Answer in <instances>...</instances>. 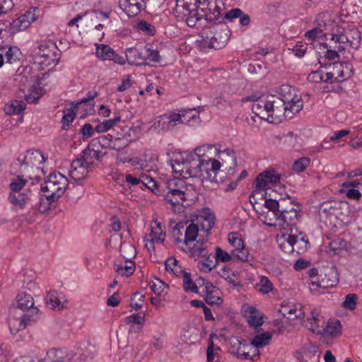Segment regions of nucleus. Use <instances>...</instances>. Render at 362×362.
I'll return each mask as SVG.
<instances>
[{
    "label": "nucleus",
    "mask_w": 362,
    "mask_h": 362,
    "mask_svg": "<svg viewBox=\"0 0 362 362\" xmlns=\"http://www.w3.org/2000/svg\"><path fill=\"white\" fill-rule=\"evenodd\" d=\"M14 80L16 83H18L19 88L23 92L25 90H29V88L33 86L32 80L30 79L28 76H26L25 74H16Z\"/></svg>",
    "instance_id": "obj_46"
},
{
    "label": "nucleus",
    "mask_w": 362,
    "mask_h": 362,
    "mask_svg": "<svg viewBox=\"0 0 362 362\" xmlns=\"http://www.w3.org/2000/svg\"><path fill=\"white\" fill-rule=\"evenodd\" d=\"M90 167L80 158L74 160L71 164L69 175L76 182L83 180Z\"/></svg>",
    "instance_id": "obj_15"
},
{
    "label": "nucleus",
    "mask_w": 362,
    "mask_h": 362,
    "mask_svg": "<svg viewBox=\"0 0 362 362\" xmlns=\"http://www.w3.org/2000/svg\"><path fill=\"white\" fill-rule=\"evenodd\" d=\"M137 28L150 36L154 35L156 33V28L145 21H139L137 24Z\"/></svg>",
    "instance_id": "obj_55"
},
{
    "label": "nucleus",
    "mask_w": 362,
    "mask_h": 362,
    "mask_svg": "<svg viewBox=\"0 0 362 362\" xmlns=\"http://www.w3.org/2000/svg\"><path fill=\"white\" fill-rule=\"evenodd\" d=\"M232 255H230L227 252L223 250L221 247H217L216 248L215 255L213 256L212 257L216 259L215 264H216L217 266L219 262H229L232 259Z\"/></svg>",
    "instance_id": "obj_52"
},
{
    "label": "nucleus",
    "mask_w": 362,
    "mask_h": 362,
    "mask_svg": "<svg viewBox=\"0 0 362 362\" xmlns=\"http://www.w3.org/2000/svg\"><path fill=\"white\" fill-rule=\"evenodd\" d=\"M319 49L321 51V54H323V56L320 55L318 58V62L319 64H321V66L324 64L325 69H329L332 65H338L337 63H326L327 59L332 61L339 57V55L337 54V51L335 49H332L327 43H320Z\"/></svg>",
    "instance_id": "obj_19"
},
{
    "label": "nucleus",
    "mask_w": 362,
    "mask_h": 362,
    "mask_svg": "<svg viewBox=\"0 0 362 362\" xmlns=\"http://www.w3.org/2000/svg\"><path fill=\"white\" fill-rule=\"evenodd\" d=\"M223 154H226L228 156V158L231 161L232 165L229 167L228 173L233 174L234 168L236 166L237 158L235 156V153L233 149L226 148L223 151Z\"/></svg>",
    "instance_id": "obj_58"
},
{
    "label": "nucleus",
    "mask_w": 362,
    "mask_h": 362,
    "mask_svg": "<svg viewBox=\"0 0 362 362\" xmlns=\"http://www.w3.org/2000/svg\"><path fill=\"white\" fill-rule=\"evenodd\" d=\"M197 220L200 222L202 230L208 233L214 226L215 216L209 212H204Z\"/></svg>",
    "instance_id": "obj_36"
},
{
    "label": "nucleus",
    "mask_w": 362,
    "mask_h": 362,
    "mask_svg": "<svg viewBox=\"0 0 362 362\" xmlns=\"http://www.w3.org/2000/svg\"><path fill=\"white\" fill-rule=\"evenodd\" d=\"M76 103H71L69 107H66L63 111V117L62 119V129L66 130L69 125L73 122L76 117L75 108H77Z\"/></svg>",
    "instance_id": "obj_32"
},
{
    "label": "nucleus",
    "mask_w": 362,
    "mask_h": 362,
    "mask_svg": "<svg viewBox=\"0 0 362 362\" xmlns=\"http://www.w3.org/2000/svg\"><path fill=\"white\" fill-rule=\"evenodd\" d=\"M111 139L107 136L103 135L91 140L84 149V153L90 156V152L93 151L98 156V153H103L102 149L110 147Z\"/></svg>",
    "instance_id": "obj_20"
},
{
    "label": "nucleus",
    "mask_w": 362,
    "mask_h": 362,
    "mask_svg": "<svg viewBox=\"0 0 362 362\" xmlns=\"http://www.w3.org/2000/svg\"><path fill=\"white\" fill-rule=\"evenodd\" d=\"M120 253L125 259L124 262H116L114 264L115 271L119 275L129 277L135 271V263L132 260L136 257V249L129 243H122Z\"/></svg>",
    "instance_id": "obj_8"
},
{
    "label": "nucleus",
    "mask_w": 362,
    "mask_h": 362,
    "mask_svg": "<svg viewBox=\"0 0 362 362\" xmlns=\"http://www.w3.org/2000/svg\"><path fill=\"white\" fill-rule=\"evenodd\" d=\"M233 257L238 260L243 262H248L249 259V253L244 247H240V249H233L231 252Z\"/></svg>",
    "instance_id": "obj_54"
},
{
    "label": "nucleus",
    "mask_w": 362,
    "mask_h": 362,
    "mask_svg": "<svg viewBox=\"0 0 362 362\" xmlns=\"http://www.w3.org/2000/svg\"><path fill=\"white\" fill-rule=\"evenodd\" d=\"M69 185L66 177L60 173H51L41 185V190L43 193L47 194V198L52 200L58 199L64 193Z\"/></svg>",
    "instance_id": "obj_7"
},
{
    "label": "nucleus",
    "mask_w": 362,
    "mask_h": 362,
    "mask_svg": "<svg viewBox=\"0 0 362 362\" xmlns=\"http://www.w3.org/2000/svg\"><path fill=\"white\" fill-rule=\"evenodd\" d=\"M27 182L26 179H23V175H18L16 179L10 183L9 187L12 192H20Z\"/></svg>",
    "instance_id": "obj_51"
},
{
    "label": "nucleus",
    "mask_w": 362,
    "mask_h": 362,
    "mask_svg": "<svg viewBox=\"0 0 362 362\" xmlns=\"http://www.w3.org/2000/svg\"><path fill=\"white\" fill-rule=\"evenodd\" d=\"M119 7L127 13L128 16H136L144 10L146 7L145 3L139 0V3L131 4V1L119 0Z\"/></svg>",
    "instance_id": "obj_22"
},
{
    "label": "nucleus",
    "mask_w": 362,
    "mask_h": 362,
    "mask_svg": "<svg viewBox=\"0 0 362 362\" xmlns=\"http://www.w3.org/2000/svg\"><path fill=\"white\" fill-rule=\"evenodd\" d=\"M189 254L192 257H206L208 255L207 249L204 247L203 243L197 242L193 247L189 248Z\"/></svg>",
    "instance_id": "obj_44"
},
{
    "label": "nucleus",
    "mask_w": 362,
    "mask_h": 362,
    "mask_svg": "<svg viewBox=\"0 0 362 362\" xmlns=\"http://www.w3.org/2000/svg\"><path fill=\"white\" fill-rule=\"evenodd\" d=\"M310 164V159L308 157H302L297 159L292 167L293 171L299 173L303 172Z\"/></svg>",
    "instance_id": "obj_49"
},
{
    "label": "nucleus",
    "mask_w": 362,
    "mask_h": 362,
    "mask_svg": "<svg viewBox=\"0 0 362 362\" xmlns=\"http://www.w3.org/2000/svg\"><path fill=\"white\" fill-rule=\"evenodd\" d=\"M58 49L55 44L52 42H42L34 47L31 52V57L35 59L37 55L40 57L47 54H58Z\"/></svg>",
    "instance_id": "obj_24"
},
{
    "label": "nucleus",
    "mask_w": 362,
    "mask_h": 362,
    "mask_svg": "<svg viewBox=\"0 0 362 362\" xmlns=\"http://www.w3.org/2000/svg\"><path fill=\"white\" fill-rule=\"evenodd\" d=\"M245 100L256 101V103H255L252 107L253 113L260 119L266 120L267 117V112H266L265 107L266 105H264L266 104V100H257L255 95H251L247 97Z\"/></svg>",
    "instance_id": "obj_28"
},
{
    "label": "nucleus",
    "mask_w": 362,
    "mask_h": 362,
    "mask_svg": "<svg viewBox=\"0 0 362 362\" xmlns=\"http://www.w3.org/2000/svg\"><path fill=\"white\" fill-rule=\"evenodd\" d=\"M281 96L280 100L284 103L287 111L298 113L302 110L303 103L301 98L296 94L295 88L283 85L281 87Z\"/></svg>",
    "instance_id": "obj_12"
},
{
    "label": "nucleus",
    "mask_w": 362,
    "mask_h": 362,
    "mask_svg": "<svg viewBox=\"0 0 362 362\" xmlns=\"http://www.w3.org/2000/svg\"><path fill=\"white\" fill-rule=\"evenodd\" d=\"M268 173V172H262V173L258 175L255 180L256 189L255 190H257V192L260 193L261 196L262 194L264 193V189L269 184L268 180L265 177L266 175Z\"/></svg>",
    "instance_id": "obj_47"
},
{
    "label": "nucleus",
    "mask_w": 362,
    "mask_h": 362,
    "mask_svg": "<svg viewBox=\"0 0 362 362\" xmlns=\"http://www.w3.org/2000/svg\"><path fill=\"white\" fill-rule=\"evenodd\" d=\"M25 315L22 314L16 315L14 312L11 311L10 317L8 320V327L12 334H16L18 332L23 330L26 327L32 322L37 320H30L27 319Z\"/></svg>",
    "instance_id": "obj_16"
},
{
    "label": "nucleus",
    "mask_w": 362,
    "mask_h": 362,
    "mask_svg": "<svg viewBox=\"0 0 362 362\" xmlns=\"http://www.w3.org/2000/svg\"><path fill=\"white\" fill-rule=\"evenodd\" d=\"M57 200H52V199L47 198V194L43 193L42 197L40 199V202L38 204L37 209L42 213L45 214L55 207L54 203Z\"/></svg>",
    "instance_id": "obj_39"
},
{
    "label": "nucleus",
    "mask_w": 362,
    "mask_h": 362,
    "mask_svg": "<svg viewBox=\"0 0 362 362\" xmlns=\"http://www.w3.org/2000/svg\"><path fill=\"white\" fill-rule=\"evenodd\" d=\"M299 216L296 209L291 207V210H287V209L282 207L276 220L282 222L283 225L293 226L296 224Z\"/></svg>",
    "instance_id": "obj_23"
},
{
    "label": "nucleus",
    "mask_w": 362,
    "mask_h": 362,
    "mask_svg": "<svg viewBox=\"0 0 362 362\" xmlns=\"http://www.w3.org/2000/svg\"><path fill=\"white\" fill-rule=\"evenodd\" d=\"M339 283V274L335 267H325L320 270L317 280H311L310 290L316 293L318 288H331Z\"/></svg>",
    "instance_id": "obj_9"
},
{
    "label": "nucleus",
    "mask_w": 362,
    "mask_h": 362,
    "mask_svg": "<svg viewBox=\"0 0 362 362\" xmlns=\"http://www.w3.org/2000/svg\"><path fill=\"white\" fill-rule=\"evenodd\" d=\"M121 120V117L119 113L115 114L113 119H105L103 122L100 123L95 127V132L98 133H103L107 132L115 126Z\"/></svg>",
    "instance_id": "obj_37"
},
{
    "label": "nucleus",
    "mask_w": 362,
    "mask_h": 362,
    "mask_svg": "<svg viewBox=\"0 0 362 362\" xmlns=\"http://www.w3.org/2000/svg\"><path fill=\"white\" fill-rule=\"evenodd\" d=\"M358 296L355 293H349L346 296L345 300L342 303L344 308L353 310L356 308L357 303Z\"/></svg>",
    "instance_id": "obj_53"
},
{
    "label": "nucleus",
    "mask_w": 362,
    "mask_h": 362,
    "mask_svg": "<svg viewBox=\"0 0 362 362\" xmlns=\"http://www.w3.org/2000/svg\"><path fill=\"white\" fill-rule=\"evenodd\" d=\"M97 57L103 60H112L115 63L123 65L125 64L127 57L117 54L115 50L107 45H97L96 52Z\"/></svg>",
    "instance_id": "obj_13"
},
{
    "label": "nucleus",
    "mask_w": 362,
    "mask_h": 362,
    "mask_svg": "<svg viewBox=\"0 0 362 362\" xmlns=\"http://www.w3.org/2000/svg\"><path fill=\"white\" fill-rule=\"evenodd\" d=\"M36 8H30L23 15L21 16L24 18V21L28 23L29 26L30 23L34 22L37 18L38 15L36 14Z\"/></svg>",
    "instance_id": "obj_61"
},
{
    "label": "nucleus",
    "mask_w": 362,
    "mask_h": 362,
    "mask_svg": "<svg viewBox=\"0 0 362 362\" xmlns=\"http://www.w3.org/2000/svg\"><path fill=\"white\" fill-rule=\"evenodd\" d=\"M25 108V104L23 101L14 100L4 107L6 115L21 114Z\"/></svg>",
    "instance_id": "obj_40"
},
{
    "label": "nucleus",
    "mask_w": 362,
    "mask_h": 362,
    "mask_svg": "<svg viewBox=\"0 0 362 362\" xmlns=\"http://www.w3.org/2000/svg\"><path fill=\"white\" fill-rule=\"evenodd\" d=\"M177 261L174 257H170L165 261V265L166 270H171L174 274L178 272V269H180V267H177Z\"/></svg>",
    "instance_id": "obj_64"
},
{
    "label": "nucleus",
    "mask_w": 362,
    "mask_h": 362,
    "mask_svg": "<svg viewBox=\"0 0 362 362\" xmlns=\"http://www.w3.org/2000/svg\"><path fill=\"white\" fill-rule=\"evenodd\" d=\"M129 54L134 56L138 55V58L149 62H157L158 61V51L157 47L153 45H148L141 48L130 49Z\"/></svg>",
    "instance_id": "obj_18"
},
{
    "label": "nucleus",
    "mask_w": 362,
    "mask_h": 362,
    "mask_svg": "<svg viewBox=\"0 0 362 362\" xmlns=\"http://www.w3.org/2000/svg\"><path fill=\"white\" fill-rule=\"evenodd\" d=\"M141 183H143L147 188L151 189L152 191L157 189L158 185L153 179L148 175H144L141 176Z\"/></svg>",
    "instance_id": "obj_63"
},
{
    "label": "nucleus",
    "mask_w": 362,
    "mask_h": 362,
    "mask_svg": "<svg viewBox=\"0 0 362 362\" xmlns=\"http://www.w3.org/2000/svg\"><path fill=\"white\" fill-rule=\"evenodd\" d=\"M145 314L140 312L136 315H132L126 318V322L129 325L131 332H138L141 330L144 323Z\"/></svg>",
    "instance_id": "obj_27"
},
{
    "label": "nucleus",
    "mask_w": 362,
    "mask_h": 362,
    "mask_svg": "<svg viewBox=\"0 0 362 362\" xmlns=\"http://www.w3.org/2000/svg\"><path fill=\"white\" fill-rule=\"evenodd\" d=\"M346 33L349 39V45L351 47H358L361 40V33L356 28L346 29Z\"/></svg>",
    "instance_id": "obj_42"
},
{
    "label": "nucleus",
    "mask_w": 362,
    "mask_h": 362,
    "mask_svg": "<svg viewBox=\"0 0 362 362\" xmlns=\"http://www.w3.org/2000/svg\"><path fill=\"white\" fill-rule=\"evenodd\" d=\"M30 198V192H11L8 195V200L15 205L18 206L21 209H23L25 203Z\"/></svg>",
    "instance_id": "obj_31"
},
{
    "label": "nucleus",
    "mask_w": 362,
    "mask_h": 362,
    "mask_svg": "<svg viewBox=\"0 0 362 362\" xmlns=\"http://www.w3.org/2000/svg\"><path fill=\"white\" fill-rule=\"evenodd\" d=\"M230 346V353L240 357L242 346L243 348L248 347L246 340L240 341L237 337H233L229 339Z\"/></svg>",
    "instance_id": "obj_41"
},
{
    "label": "nucleus",
    "mask_w": 362,
    "mask_h": 362,
    "mask_svg": "<svg viewBox=\"0 0 362 362\" xmlns=\"http://www.w3.org/2000/svg\"><path fill=\"white\" fill-rule=\"evenodd\" d=\"M307 49L308 45L306 43L303 42H298L296 45L293 47L292 50L296 57L300 58L305 55Z\"/></svg>",
    "instance_id": "obj_59"
},
{
    "label": "nucleus",
    "mask_w": 362,
    "mask_h": 362,
    "mask_svg": "<svg viewBox=\"0 0 362 362\" xmlns=\"http://www.w3.org/2000/svg\"><path fill=\"white\" fill-rule=\"evenodd\" d=\"M160 187L162 188V195L165 200L171 204L172 209L177 213L183 211V205L181 203L186 200L187 184L185 181L177 177L170 180L160 177Z\"/></svg>",
    "instance_id": "obj_4"
},
{
    "label": "nucleus",
    "mask_w": 362,
    "mask_h": 362,
    "mask_svg": "<svg viewBox=\"0 0 362 362\" xmlns=\"http://www.w3.org/2000/svg\"><path fill=\"white\" fill-rule=\"evenodd\" d=\"M10 27L11 33H14L16 32L25 30L29 27V25L28 23L24 21V18L20 16L13 21L12 23H10Z\"/></svg>",
    "instance_id": "obj_50"
},
{
    "label": "nucleus",
    "mask_w": 362,
    "mask_h": 362,
    "mask_svg": "<svg viewBox=\"0 0 362 362\" xmlns=\"http://www.w3.org/2000/svg\"><path fill=\"white\" fill-rule=\"evenodd\" d=\"M196 9H191V4L184 0H178L175 6V11L177 13L183 11L186 16L185 21L188 26L194 27L197 22L204 20L206 24L214 21H221L224 13H221V8L218 4L217 0H209L206 3L194 4Z\"/></svg>",
    "instance_id": "obj_3"
},
{
    "label": "nucleus",
    "mask_w": 362,
    "mask_h": 362,
    "mask_svg": "<svg viewBox=\"0 0 362 362\" xmlns=\"http://www.w3.org/2000/svg\"><path fill=\"white\" fill-rule=\"evenodd\" d=\"M144 298V296L141 294L139 292H136L132 295V299H131V304L130 306L132 309H134L136 310L140 309L142 306V304L141 302H143V298Z\"/></svg>",
    "instance_id": "obj_57"
},
{
    "label": "nucleus",
    "mask_w": 362,
    "mask_h": 362,
    "mask_svg": "<svg viewBox=\"0 0 362 362\" xmlns=\"http://www.w3.org/2000/svg\"><path fill=\"white\" fill-rule=\"evenodd\" d=\"M249 313L250 315L248 316L247 321L250 326L256 328L263 324L262 317L256 308L250 307L249 308Z\"/></svg>",
    "instance_id": "obj_43"
},
{
    "label": "nucleus",
    "mask_w": 362,
    "mask_h": 362,
    "mask_svg": "<svg viewBox=\"0 0 362 362\" xmlns=\"http://www.w3.org/2000/svg\"><path fill=\"white\" fill-rule=\"evenodd\" d=\"M324 74L323 71L320 69L312 71L308 76V79L309 81L313 83H319L323 81L324 80Z\"/></svg>",
    "instance_id": "obj_62"
},
{
    "label": "nucleus",
    "mask_w": 362,
    "mask_h": 362,
    "mask_svg": "<svg viewBox=\"0 0 362 362\" xmlns=\"http://www.w3.org/2000/svg\"><path fill=\"white\" fill-rule=\"evenodd\" d=\"M237 18H239L240 24L243 26L248 25L251 21L249 15L239 8H235L224 13L222 20L203 24L204 28L199 35L201 39L197 41L199 47L201 49L206 48L220 49L225 47L231 35V32L225 20L233 22Z\"/></svg>",
    "instance_id": "obj_1"
},
{
    "label": "nucleus",
    "mask_w": 362,
    "mask_h": 362,
    "mask_svg": "<svg viewBox=\"0 0 362 362\" xmlns=\"http://www.w3.org/2000/svg\"><path fill=\"white\" fill-rule=\"evenodd\" d=\"M58 54H47L45 56L39 57V55L35 59H33V64L38 66L39 69H45L49 66H54L58 64L59 62Z\"/></svg>",
    "instance_id": "obj_25"
},
{
    "label": "nucleus",
    "mask_w": 362,
    "mask_h": 362,
    "mask_svg": "<svg viewBox=\"0 0 362 362\" xmlns=\"http://www.w3.org/2000/svg\"><path fill=\"white\" fill-rule=\"evenodd\" d=\"M21 52L16 46L0 47V68L4 64H13L20 60Z\"/></svg>",
    "instance_id": "obj_17"
},
{
    "label": "nucleus",
    "mask_w": 362,
    "mask_h": 362,
    "mask_svg": "<svg viewBox=\"0 0 362 362\" xmlns=\"http://www.w3.org/2000/svg\"><path fill=\"white\" fill-rule=\"evenodd\" d=\"M46 160L44 154L38 150H28L21 153L17 158L18 165H20V171L25 174L29 179L33 180L30 171L42 172V169L38 165Z\"/></svg>",
    "instance_id": "obj_6"
},
{
    "label": "nucleus",
    "mask_w": 362,
    "mask_h": 362,
    "mask_svg": "<svg viewBox=\"0 0 362 362\" xmlns=\"http://www.w3.org/2000/svg\"><path fill=\"white\" fill-rule=\"evenodd\" d=\"M259 290L263 293H268L273 289L272 283L266 276H262L258 284Z\"/></svg>",
    "instance_id": "obj_56"
},
{
    "label": "nucleus",
    "mask_w": 362,
    "mask_h": 362,
    "mask_svg": "<svg viewBox=\"0 0 362 362\" xmlns=\"http://www.w3.org/2000/svg\"><path fill=\"white\" fill-rule=\"evenodd\" d=\"M17 305L11 311L16 315L22 314L30 320H38L40 317L39 309L34 305V300L30 294L24 292L16 296Z\"/></svg>",
    "instance_id": "obj_10"
},
{
    "label": "nucleus",
    "mask_w": 362,
    "mask_h": 362,
    "mask_svg": "<svg viewBox=\"0 0 362 362\" xmlns=\"http://www.w3.org/2000/svg\"><path fill=\"white\" fill-rule=\"evenodd\" d=\"M199 110L196 108L181 109L178 112L169 111L160 115V129L168 132L172 131L178 124L185 122V120L189 122L199 117Z\"/></svg>",
    "instance_id": "obj_5"
},
{
    "label": "nucleus",
    "mask_w": 362,
    "mask_h": 362,
    "mask_svg": "<svg viewBox=\"0 0 362 362\" xmlns=\"http://www.w3.org/2000/svg\"><path fill=\"white\" fill-rule=\"evenodd\" d=\"M272 334L266 332L257 334L251 341V344L256 348H262L267 345L272 339Z\"/></svg>",
    "instance_id": "obj_38"
},
{
    "label": "nucleus",
    "mask_w": 362,
    "mask_h": 362,
    "mask_svg": "<svg viewBox=\"0 0 362 362\" xmlns=\"http://www.w3.org/2000/svg\"><path fill=\"white\" fill-rule=\"evenodd\" d=\"M206 165V169L210 174V178H205V180L218 182L219 180L217 177V174L221 165V163L214 158H208Z\"/></svg>",
    "instance_id": "obj_34"
},
{
    "label": "nucleus",
    "mask_w": 362,
    "mask_h": 362,
    "mask_svg": "<svg viewBox=\"0 0 362 362\" xmlns=\"http://www.w3.org/2000/svg\"><path fill=\"white\" fill-rule=\"evenodd\" d=\"M206 291L204 293V300L209 305H220L222 303V299L217 296L218 289L213 284H207Z\"/></svg>",
    "instance_id": "obj_29"
},
{
    "label": "nucleus",
    "mask_w": 362,
    "mask_h": 362,
    "mask_svg": "<svg viewBox=\"0 0 362 362\" xmlns=\"http://www.w3.org/2000/svg\"><path fill=\"white\" fill-rule=\"evenodd\" d=\"M264 105H266V112H267L266 120L269 122L277 123L286 117L287 107L284 106V103L280 100L279 97L274 95L267 96Z\"/></svg>",
    "instance_id": "obj_11"
},
{
    "label": "nucleus",
    "mask_w": 362,
    "mask_h": 362,
    "mask_svg": "<svg viewBox=\"0 0 362 362\" xmlns=\"http://www.w3.org/2000/svg\"><path fill=\"white\" fill-rule=\"evenodd\" d=\"M66 355V349H52L47 352L46 356L42 358L40 362H59L62 359L64 356ZM15 362H30L28 361L26 358H20L15 361Z\"/></svg>",
    "instance_id": "obj_26"
},
{
    "label": "nucleus",
    "mask_w": 362,
    "mask_h": 362,
    "mask_svg": "<svg viewBox=\"0 0 362 362\" xmlns=\"http://www.w3.org/2000/svg\"><path fill=\"white\" fill-rule=\"evenodd\" d=\"M106 154V153H98V156L96 155V153L93 151L90 152V156L84 153V150L81 153L79 157L85 162V163L88 164L90 168L93 164V159L97 160H100Z\"/></svg>",
    "instance_id": "obj_48"
},
{
    "label": "nucleus",
    "mask_w": 362,
    "mask_h": 362,
    "mask_svg": "<svg viewBox=\"0 0 362 362\" xmlns=\"http://www.w3.org/2000/svg\"><path fill=\"white\" fill-rule=\"evenodd\" d=\"M183 287L186 292H192L198 293V286L197 282H194L191 279V274L188 272H183Z\"/></svg>",
    "instance_id": "obj_45"
},
{
    "label": "nucleus",
    "mask_w": 362,
    "mask_h": 362,
    "mask_svg": "<svg viewBox=\"0 0 362 362\" xmlns=\"http://www.w3.org/2000/svg\"><path fill=\"white\" fill-rule=\"evenodd\" d=\"M341 335V323L339 320L329 322L324 329L325 338L338 337Z\"/></svg>",
    "instance_id": "obj_35"
},
{
    "label": "nucleus",
    "mask_w": 362,
    "mask_h": 362,
    "mask_svg": "<svg viewBox=\"0 0 362 362\" xmlns=\"http://www.w3.org/2000/svg\"><path fill=\"white\" fill-rule=\"evenodd\" d=\"M229 243L235 247V249H240L244 247V243L243 240L238 236L235 233H230L228 235Z\"/></svg>",
    "instance_id": "obj_60"
},
{
    "label": "nucleus",
    "mask_w": 362,
    "mask_h": 362,
    "mask_svg": "<svg viewBox=\"0 0 362 362\" xmlns=\"http://www.w3.org/2000/svg\"><path fill=\"white\" fill-rule=\"evenodd\" d=\"M185 223L186 228L185 230V239L184 243L187 245L189 242H192L196 240L198 232L199 226L197 224L194 223L192 221H187Z\"/></svg>",
    "instance_id": "obj_33"
},
{
    "label": "nucleus",
    "mask_w": 362,
    "mask_h": 362,
    "mask_svg": "<svg viewBox=\"0 0 362 362\" xmlns=\"http://www.w3.org/2000/svg\"><path fill=\"white\" fill-rule=\"evenodd\" d=\"M154 226L151 227L150 233L144 237L145 247L150 253V257L152 262H157L158 261L157 254L156 252V246L158 244V223L156 220Z\"/></svg>",
    "instance_id": "obj_14"
},
{
    "label": "nucleus",
    "mask_w": 362,
    "mask_h": 362,
    "mask_svg": "<svg viewBox=\"0 0 362 362\" xmlns=\"http://www.w3.org/2000/svg\"><path fill=\"white\" fill-rule=\"evenodd\" d=\"M261 197L262 199H264V206L266 208H267L269 211H272L274 213L275 218H277L281 210V208L283 207L282 203H280L276 199L272 198L270 195L269 196V197H267V192H264V194H262Z\"/></svg>",
    "instance_id": "obj_30"
},
{
    "label": "nucleus",
    "mask_w": 362,
    "mask_h": 362,
    "mask_svg": "<svg viewBox=\"0 0 362 362\" xmlns=\"http://www.w3.org/2000/svg\"><path fill=\"white\" fill-rule=\"evenodd\" d=\"M47 303L50 305L53 309L62 310L67 308L68 300L66 296L62 292L57 291H49L46 297Z\"/></svg>",
    "instance_id": "obj_21"
},
{
    "label": "nucleus",
    "mask_w": 362,
    "mask_h": 362,
    "mask_svg": "<svg viewBox=\"0 0 362 362\" xmlns=\"http://www.w3.org/2000/svg\"><path fill=\"white\" fill-rule=\"evenodd\" d=\"M165 156L166 162L171 166L173 171L180 173L184 178L189 176L199 178L202 181L210 178V174L206 169L207 159L198 157L195 153L182 158L180 152L168 151Z\"/></svg>",
    "instance_id": "obj_2"
}]
</instances>
